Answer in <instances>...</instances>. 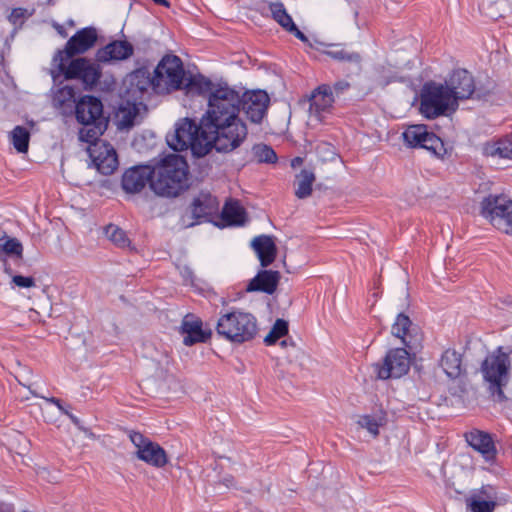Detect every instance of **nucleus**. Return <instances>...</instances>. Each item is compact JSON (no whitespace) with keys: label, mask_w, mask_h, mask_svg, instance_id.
Instances as JSON below:
<instances>
[{"label":"nucleus","mask_w":512,"mask_h":512,"mask_svg":"<svg viewBox=\"0 0 512 512\" xmlns=\"http://www.w3.org/2000/svg\"><path fill=\"white\" fill-rule=\"evenodd\" d=\"M12 143L14 148L20 152L25 153L28 151L30 133L23 126H16L11 132Z\"/></svg>","instance_id":"58836bf2"},{"label":"nucleus","mask_w":512,"mask_h":512,"mask_svg":"<svg viewBox=\"0 0 512 512\" xmlns=\"http://www.w3.org/2000/svg\"><path fill=\"white\" fill-rule=\"evenodd\" d=\"M444 85L453 94L456 103L473 96L477 99H484L490 94V90L483 91L481 88H477L472 74L461 68L453 70Z\"/></svg>","instance_id":"9b49d317"},{"label":"nucleus","mask_w":512,"mask_h":512,"mask_svg":"<svg viewBox=\"0 0 512 512\" xmlns=\"http://www.w3.org/2000/svg\"><path fill=\"white\" fill-rule=\"evenodd\" d=\"M134 48L128 41L115 40L96 52V60L100 63L121 61L133 55Z\"/></svg>","instance_id":"5701e85b"},{"label":"nucleus","mask_w":512,"mask_h":512,"mask_svg":"<svg viewBox=\"0 0 512 512\" xmlns=\"http://www.w3.org/2000/svg\"><path fill=\"white\" fill-rule=\"evenodd\" d=\"M220 483L224 485L226 488H233L236 487L235 485V479L232 475H225L221 480Z\"/></svg>","instance_id":"603ef678"},{"label":"nucleus","mask_w":512,"mask_h":512,"mask_svg":"<svg viewBox=\"0 0 512 512\" xmlns=\"http://www.w3.org/2000/svg\"><path fill=\"white\" fill-rule=\"evenodd\" d=\"M7 238V233L0 228V241L4 240Z\"/></svg>","instance_id":"680f3d73"},{"label":"nucleus","mask_w":512,"mask_h":512,"mask_svg":"<svg viewBox=\"0 0 512 512\" xmlns=\"http://www.w3.org/2000/svg\"><path fill=\"white\" fill-rule=\"evenodd\" d=\"M181 333L183 335V343L186 346H192L196 343L206 342L210 338L212 331H204L200 319H194L187 315L182 320Z\"/></svg>","instance_id":"b1692460"},{"label":"nucleus","mask_w":512,"mask_h":512,"mask_svg":"<svg viewBox=\"0 0 512 512\" xmlns=\"http://www.w3.org/2000/svg\"><path fill=\"white\" fill-rule=\"evenodd\" d=\"M220 85H224V83H213L210 79L205 78L204 76H195L189 80L188 87L191 90H197L199 94H208V97L220 87Z\"/></svg>","instance_id":"c9c22d12"},{"label":"nucleus","mask_w":512,"mask_h":512,"mask_svg":"<svg viewBox=\"0 0 512 512\" xmlns=\"http://www.w3.org/2000/svg\"><path fill=\"white\" fill-rule=\"evenodd\" d=\"M280 345H281L282 347H285V346L287 345V341H286V340H282V341L280 342Z\"/></svg>","instance_id":"e2e57ef3"},{"label":"nucleus","mask_w":512,"mask_h":512,"mask_svg":"<svg viewBox=\"0 0 512 512\" xmlns=\"http://www.w3.org/2000/svg\"><path fill=\"white\" fill-rule=\"evenodd\" d=\"M269 10L273 19L286 31L288 28H293L294 21L287 13L286 8L282 2H273L269 4Z\"/></svg>","instance_id":"f704fd0d"},{"label":"nucleus","mask_w":512,"mask_h":512,"mask_svg":"<svg viewBox=\"0 0 512 512\" xmlns=\"http://www.w3.org/2000/svg\"><path fill=\"white\" fill-rule=\"evenodd\" d=\"M383 422L384 419L382 417L372 415L360 416L357 421L361 428L366 429L374 437L379 435V427L383 425Z\"/></svg>","instance_id":"c03bdc74"},{"label":"nucleus","mask_w":512,"mask_h":512,"mask_svg":"<svg viewBox=\"0 0 512 512\" xmlns=\"http://www.w3.org/2000/svg\"><path fill=\"white\" fill-rule=\"evenodd\" d=\"M422 148L429 151L431 154L437 157H442L447 152L441 138H439L435 133L429 130L425 142H423Z\"/></svg>","instance_id":"a19ab883"},{"label":"nucleus","mask_w":512,"mask_h":512,"mask_svg":"<svg viewBox=\"0 0 512 512\" xmlns=\"http://www.w3.org/2000/svg\"><path fill=\"white\" fill-rule=\"evenodd\" d=\"M465 439L474 450L482 454L486 461H491L495 458V445L488 433L480 430H473L465 433Z\"/></svg>","instance_id":"a878e982"},{"label":"nucleus","mask_w":512,"mask_h":512,"mask_svg":"<svg viewBox=\"0 0 512 512\" xmlns=\"http://www.w3.org/2000/svg\"><path fill=\"white\" fill-rule=\"evenodd\" d=\"M467 508L471 512H493L497 506V501L479 499V497H469L466 500Z\"/></svg>","instance_id":"37998d69"},{"label":"nucleus","mask_w":512,"mask_h":512,"mask_svg":"<svg viewBox=\"0 0 512 512\" xmlns=\"http://www.w3.org/2000/svg\"><path fill=\"white\" fill-rule=\"evenodd\" d=\"M53 27L58 32V34L61 35L63 38L67 36L65 28L61 24L54 22Z\"/></svg>","instance_id":"5fc2aeb1"},{"label":"nucleus","mask_w":512,"mask_h":512,"mask_svg":"<svg viewBox=\"0 0 512 512\" xmlns=\"http://www.w3.org/2000/svg\"><path fill=\"white\" fill-rule=\"evenodd\" d=\"M288 333V322L284 319H277L270 332L264 338L266 345L275 344L280 338Z\"/></svg>","instance_id":"79ce46f5"},{"label":"nucleus","mask_w":512,"mask_h":512,"mask_svg":"<svg viewBox=\"0 0 512 512\" xmlns=\"http://www.w3.org/2000/svg\"><path fill=\"white\" fill-rule=\"evenodd\" d=\"M12 282L20 288H30L35 286V280L33 277H26L22 275L13 276Z\"/></svg>","instance_id":"09e8293b"},{"label":"nucleus","mask_w":512,"mask_h":512,"mask_svg":"<svg viewBox=\"0 0 512 512\" xmlns=\"http://www.w3.org/2000/svg\"><path fill=\"white\" fill-rule=\"evenodd\" d=\"M5 272L10 274L11 273V269L9 267L5 266Z\"/></svg>","instance_id":"0e129e2a"},{"label":"nucleus","mask_w":512,"mask_h":512,"mask_svg":"<svg viewBox=\"0 0 512 512\" xmlns=\"http://www.w3.org/2000/svg\"><path fill=\"white\" fill-rule=\"evenodd\" d=\"M315 174L307 169H303L296 175L295 195L299 199H305L312 193V185L315 182Z\"/></svg>","instance_id":"473e14b6"},{"label":"nucleus","mask_w":512,"mask_h":512,"mask_svg":"<svg viewBox=\"0 0 512 512\" xmlns=\"http://www.w3.org/2000/svg\"><path fill=\"white\" fill-rule=\"evenodd\" d=\"M156 79L146 68H139L128 74L123 82L128 101L141 103L150 90L156 93Z\"/></svg>","instance_id":"ddd939ff"},{"label":"nucleus","mask_w":512,"mask_h":512,"mask_svg":"<svg viewBox=\"0 0 512 512\" xmlns=\"http://www.w3.org/2000/svg\"><path fill=\"white\" fill-rule=\"evenodd\" d=\"M222 219L229 225H243L246 221V212L238 201L231 200L223 207Z\"/></svg>","instance_id":"2f4dec72"},{"label":"nucleus","mask_w":512,"mask_h":512,"mask_svg":"<svg viewBox=\"0 0 512 512\" xmlns=\"http://www.w3.org/2000/svg\"><path fill=\"white\" fill-rule=\"evenodd\" d=\"M185 71L178 56H165L154 70L157 94L169 93L182 87Z\"/></svg>","instance_id":"1a4fd4ad"},{"label":"nucleus","mask_w":512,"mask_h":512,"mask_svg":"<svg viewBox=\"0 0 512 512\" xmlns=\"http://www.w3.org/2000/svg\"><path fill=\"white\" fill-rule=\"evenodd\" d=\"M128 436L136 448L137 459L155 468H163L168 463L166 451L158 443L136 431H130Z\"/></svg>","instance_id":"f8f14e48"},{"label":"nucleus","mask_w":512,"mask_h":512,"mask_svg":"<svg viewBox=\"0 0 512 512\" xmlns=\"http://www.w3.org/2000/svg\"><path fill=\"white\" fill-rule=\"evenodd\" d=\"M439 365L449 378L456 379L462 373V356L454 349H447L442 353Z\"/></svg>","instance_id":"c756f323"},{"label":"nucleus","mask_w":512,"mask_h":512,"mask_svg":"<svg viewBox=\"0 0 512 512\" xmlns=\"http://www.w3.org/2000/svg\"><path fill=\"white\" fill-rule=\"evenodd\" d=\"M481 214L498 231L512 236V200L504 195H489L481 203Z\"/></svg>","instance_id":"6e6552de"},{"label":"nucleus","mask_w":512,"mask_h":512,"mask_svg":"<svg viewBox=\"0 0 512 512\" xmlns=\"http://www.w3.org/2000/svg\"><path fill=\"white\" fill-rule=\"evenodd\" d=\"M482 153L488 157L512 160V135L486 142L482 146Z\"/></svg>","instance_id":"c85d7f7f"},{"label":"nucleus","mask_w":512,"mask_h":512,"mask_svg":"<svg viewBox=\"0 0 512 512\" xmlns=\"http://www.w3.org/2000/svg\"><path fill=\"white\" fill-rule=\"evenodd\" d=\"M1 252L22 258L23 246L16 238H6V241L0 244V253Z\"/></svg>","instance_id":"a18cd8bd"},{"label":"nucleus","mask_w":512,"mask_h":512,"mask_svg":"<svg viewBox=\"0 0 512 512\" xmlns=\"http://www.w3.org/2000/svg\"><path fill=\"white\" fill-rule=\"evenodd\" d=\"M52 104L63 116H71L76 109V91L72 86L59 87L52 96Z\"/></svg>","instance_id":"cd10ccee"},{"label":"nucleus","mask_w":512,"mask_h":512,"mask_svg":"<svg viewBox=\"0 0 512 512\" xmlns=\"http://www.w3.org/2000/svg\"><path fill=\"white\" fill-rule=\"evenodd\" d=\"M269 101V96L265 91L245 92L241 96V109L251 122L260 123L266 114Z\"/></svg>","instance_id":"a211bd4d"},{"label":"nucleus","mask_w":512,"mask_h":512,"mask_svg":"<svg viewBox=\"0 0 512 512\" xmlns=\"http://www.w3.org/2000/svg\"><path fill=\"white\" fill-rule=\"evenodd\" d=\"M152 1L158 5L165 6V7H169V5H170L168 0H152Z\"/></svg>","instance_id":"13d9d810"},{"label":"nucleus","mask_w":512,"mask_h":512,"mask_svg":"<svg viewBox=\"0 0 512 512\" xmlns=\"http://www.w3.org/2000/svg\"><path fill=\"white\" fill-rule=\"evenodd\" d=\"M206 132L203 128V117L199 124L188 118L177 123L175 131L167 137L168 145L174 151H184L191 148L196 151L197 146H204L205 153L209 150L206 146Z\"/></svg>","instance_id":"0eeeda50"},{"label":"nucleus","mask_w":512,"mask_h":512,"mask_svg":"<svg viewBox=\"0 0 512 512\" xmlns=\"http://www.w3.org/2000/svg\"><path fill=\"white\" fill-rule=\"evenodd\" d=\"M301 163H302V158L296 157L292 160L291 165H292V167L295 168L296 166L300 165Z\"/></svg>","instance_id":"bf43d9fd"},{"label":"nucleus","mask_w":512,"mask_h":512,"mask_svg":"<svg viewBox=\"0 0 512 512\" xmlns=\"http://www.w3.org/2000/svg\"><path fill=\"white\" fill-rule=\"evenodd\" d=\"M152 172L149 166H136L125 171L121 185L127 193H139L149 182L151 185Z\"/></svg>","instance_id":"4be33fe9"},{"label":"nucleus","mask_w":512,"mask_h":512,"mask_svg":"<svg viewBox=\"0 0 512 512\" xmlns=\"http://www.w3.org/2000/svg\"><path fill=\"white\" fill-rule=\"evenodd\" d=\"M289 33L293 34L297 39H299L300 41L306 43L308 42V38L307 36L298 29V27L295 25V23L293 24V28H288V31Z\"/></svg>","instance_id":"3c124183"},{"label":"nucleus","mask_w":512,"mask_h":512,"mask_svg":"<svg viewBox=\"0 0 512 512\" xmlns=\"http://www.w3.org/2000/svg\"><path fill=\"white\" fill-rule=\"evenodd\" d=\"M64 414L69 417V419L72 421L74 425H76L79 429L83 430V427L81 426V421L78 417H76L74 414L70 413L69 411H64Z\"/></svg>","instance_id":"864d4df0"},{"label":"nucleus","mask_w":512,"mask_h":512,"mask_svg":"<svg viewBox=\"0 0 512 512\" xmlns=\"http://www.w3.org/2000/svg\"><path fill=\"white\" fill-rule=\"evenodd\" d=\"M215 330L220 338L234 344H243L256 337L258 322L252 313L241 309H232L221 313Z\"/></svg>","instance_id":"f03ea898"},{"label":"nucleus","mask_w":512,"mask_h":512,"mask_svg":"<svg viewBox=\"0 0 512 512\" xmlns=\"http://www.w3.org/2000/svg\"><path fill=\"white\" fill-rule=\"evenodd\" d=\"M97 170L103 175H111L118 167V157L114 147L108 142H96L88 148Z\"/></svg>","instance_id":"dca6fc26"},{"label":"nucleus","mask_w":512,"mask_h":512,"mask_svg":"<svg viewBox=\"0 0 512 512\" xmlns=\"http://www.w3.org/2000/svg\"><path fill=\"white\" fill-rule=\"evenodd\" d=\"M350 87V84L347 81L341 80L336 82L332 88L333 93L335 92L336 95H339L343 93L345 90H347Z\"/></svg>","instance_id":"8fccbe9b"},{"label":"nucleus","mask_w":512,"mask_h":512,"mask_svg":"<svg viewBox=\"0 0 512 512\" xmlns=\"http://www.w3.org/2000/svg\"><path fill=\"white\" fill-rule=\"evenodd\" d=\"M281 274L279 271L274 270H260L254 278L250 280L247 285V292H263L266 294H273L279 284Z\"/></svg>","instance_id":"393cba45"},{"label":"nucleus","mask_w":512,"mask_h":512,"mask_svg":"<svg viewBox=\"0 0 512 512\" xmlns=\"http://www.w3.org/2000/svg\"><path fill=\"white\" fill-rule=\"evenodd\" d=\"M106 237L116 246L126 248L130 246V239L126 232L116 225L110 224L105 228Z\"/></svg>","instance_id":"ea45409f"},{"label":"nucleus","mask_w":512,"mask_h":512,"mask_svg":"<svg viewBox=\"0 0 512 512\" xmlns=\"http://www.w3.org/2000/svg\"><path fill=\"white\" fill-rule=\"evenodd\" d=\"M458 103L442 83L430 81L424 84L420 95V112L428 119L449 115L458 109Z\"/></svg>","instance_id":"423d86ee"},{"label":"nucleus","mask_w":512,"mask_h":512,"mask_svg":"<svg viewBox=\"0 0 512 512\" xmlns=\"http://www.w3.org/2000/svg\"><path fill=\"white\" fill-rule=\"evenodd\" d=\"M47 400H48L49 402H51V403L55 404V405L59 408V410H60L62 413H64V411H67V410L62 406L61 401H60L58 398L52 397V398L47 399Z\"/></svg>","instance_id":"6e6d98bb"},{"label":"nucleus","mask_w":512,"mask_h":512,"mask_svg":"<svg viewBox=\"0 0 512 512\" xmlns=\"http://www.w3.org/2000/svg\"><path fill=\"white\" fill-rule=\"evenodd\" d=\"M219 202L216 197L209 192L201 191L192 201L190 205L191 215L194 219L188 225L193 226L202 220H208L217 213Z\"/></svg>","instance_id":"412c9836"},{"label":"nucleus","mask_w":512,"mask_h":512,"mask_svg":"<svg viewBox=\"0 0 512 512\" xmlns=\"http://www.w3.org/2000/svg\"><path fill=\"white\" fill-rule=\"evenodd\" d=\"M510 366L509 353L503 352L502 347H498L495 353L488 355L481 365V372L488 383V389L494 399L499 402L506 399L503 388L510 379Z\"/></svg>","instance_id":"39448f33"},{"label":"nucleus","mask_w":512,"mask_h":512,"mask_svg":"<svg viewBox=\"0 0 512 512\" xmlns=\"http://www.w3.org/2000/svg\"><path fill=\"white\" fill-rule=\"evenodd\" d=\"M0 512H12V509L9 505L0 503Z\"/></svg>","instance_id":"4d7b16f0"},{"label":"nucleus","mask_w":512,"mask_h":512,"mask_svg":"<svg viewBox=\"0 0 512 512\" xmlns=\"http://www.w3.org/2000/svg\"><path fill=\"white\" fill-rule=\"evenodd\" d=\"M469 497H479V499L497 501V491L491 485H483L480 489L474 490Z\"/></svg>","instance_id":"de8ad7c7"},{"label":"nucleus","mask_w":512,"mask_h":512,"mask_svg":"<svg viewBox=\"0 0 512 512\" xmlns=\"http://www.w3.org/2000/svg\"><path fill=\"white\" fill-rule=\"evenodd\" d=\"M98 33L94 27L78 30L66 43L63 51H59L60 59L69 60L71 57L87 52L94 47Z\"/></svg>","instance_id":"2eb2a0df"},{"label":"nucleus","mask_w":512,"mask_h":512,"mask_svg":"<svg viewBox=\"0 0 512 512\" xmlns=\"http://www.w3.org/2000/svg\"><path fill=\"white\" fill-rule=\"evenodd\" d=\"M134 116H129L127 120L123 121V124L126 126H131L133 124Z\"/></svg>","instance_id":"052dcab7"},{"label":"nucleus","mask_w":512,"mask_h":512,"mask_svg":"<svg viewBox=\"0 0 512 512\" xmlns=\"http://www.w3.org/2000/svg\"><path fill=\"white\" fill-rule=\"evenodd\" d=\"M251 246L257 254L262 267H268L274 262L277 256V247L272 236H256L252 240Z\"/></svg>","instance_id":"bb28decb"},{"label":"nucleus","mask_w":512,"mask_h":512,"mask_svg":"<svg viewBox=\"0 0 512 512\" xmlns=\"http://www.w3.org/2000/svg\"><path fill=\"white\" fill-rule=\"evenodd\" d=\"M252 154L254 159L259 163L273 164L278 160L277 154L273 148L264 143L255 144L252 147Z\"/></svg>","instance_id":"e433bc0d"},{"label":"nucleus","mask_w":512,"mask_h":512,"mask_svg":"<svg viewBox=\"0 0 512 512\" xmlns=\"http://www.w3.org/2000/svg\"><path fill=\"white\" fill-rule=\"evenodd\" d=\"M75 118L82 125H91L97 122H106L103 116V104L100 99L91 95L82 96L76 104Z\"/></svg>","instance_id":"f3484780"},{"label":"nucleus","mask_w":512,"mask_h":512,"mask_svg":"<svg viewBox=\"0 0 512 512\" xmlns=\"http://www.w3.org/2000/svg\"><path fill=\"white\" fill-rule=\"evenodd\" d=\"M240 110L241 95L224 83L208 97V108L202 116L203 127L240 118Z\"/></svg>","instance_id":"7ed1b4c3"},{"label":"nucleus","mask_w":512,"mask_h":512,"mask_svg":"<svg viewBox=\"0 0 512 512\" xmlns=\"http://www.w3.org/2000/svg\"><path fill=\"white\" fill-rule=\"evenodd\" d=\"M68 60L60 59L59 70L66 79H77L83 84L85 90H93L102 75L99 63L87 58H76L66 64Z\"/></svg>","instance_id":"9d476101"},{"label":"nucleus","mask_w":512,"mask_h":512,"mask_svg":"<svg viewBox=\"0 0 512 512\" xmlns=\"http://www.w3.org/2000/svg\"><path fill=\"white\" fill-rule=\"evenodd\" d=\"M428 127L423 124L408 126L402 133L405 144L410 148H422L427 137Z\"/></svg>","instance_id":"7c9ffc66"},{"label":"nucleus","mask_w":512,"mask_h":512,"mask_svg":"<svg viewBox=\"0 0 512 512\" xmlns=\"http://www.w3.org/2000/svg\"><path fill=\"white\" fill-rule=\"evenodd\" d=\"M106 127L107 121L83 125V128L79 130V140L89 143L90 146H93L96 142H104L103 140H99V137L104 133Z\"/></svg>","instance_id":"72a5a7b5"},{"label":"nucleus","mask_w":512,"mask_h":512,"mask_svg":"<svg viewBox=\"0 0 512 512\" xmlns=\"http://www.w3.org/2000/svg\"><path fill=\"white\" fill-rule=\"evenodd\" d=\"M34 9L29 11L26 8H14L12 9L11 13L8 15V21L16 26V25H22L24 23V20L31 17L34 14Z\"/></svg>","instance_id":"49530a36"},{"label":"nucleus","mask_w":512,"mask_h":512,"mask_svg":"<svg viewBox=\"0 0 512 512\" xmlns=\"http://www.w3.org/2000/svg\"><path fill=\"white\" fill-rule=\"evenodd\" d=\"M206 146L214 147L218 152H232L245 141L248 135V129L241 118L223 121L207 127Z\"/></svg>","instance_id":"20e7f679"},{"label":"nucleus","mask_w":512,"mask_h":512,"mask_svg":"<svg viewBox=\"0 0 512 512\" xmlns=\"http://www.w3.org/2000/svg\"><path fill=\"white\" fill-rule=\"evenodd\" d=\"M151 172V189L159 196L177 197L189 187V166L181 155H166Z\"/></svg>","instance_id":"f257e3e1"},{"label":"nucleus","mask_w":512,"mask_h":512,"mask_svg":"<svg viewBox=\"0 0 512 512\" xmlns=\"http://www.w3.org/2000/svg\"><path fill=\"white\" fill-rule=\"evenodd\" d=\"M375 369L379 379L400 378L410 369V355L406 348L391 349L382 364H377Z\"/></svg>","instance_id":"4468645a"},{"label":"nucleus","mask_w":512,"mask_h":512,"mask_svg":"<svg viewBox=\"0 0 512 512\" xmlns=\"http://www.w3.org/2000/svg\"><path fill=\"white\" fill-rule=\"evenodd\" d=\"M334 102L333 91L330 85L323 84L317 87L310 98L309 116L322 122L325 114L330 113Z\"/></svg>","instance_id":"aec40b11"},{"label":"nucleus","mask_w":512,"mask_h":512,"mask_svg":"<svg viewBox=\"0 0 512 512\" xmlns=\"http://www.w3.org/2000/svg\"><path fill=\"white\" fill-rule=\"evenodd\" d=\"M329 57L341 61L359 64L361 56L356 52H349L339 45H332L329 50L325 52Z\"/></svg>","instance_id":"4c0bfd02"},{"label":"nucleus","mask_w":512,"mask_h":512,"mask_svg":"<svg viewBox=\"0 0 512 512\" xmlns=\"http://www.w3.org/2000/svg\"><path fill=\"white\" fill-rule=\"evenodd\" d=\"M391 333L396 338H399L408 349L416 348L422 340L419 327L413 324L410 318L404 313L397 315L392 324Z\"/></svg>","instance_id":"6ab92c4d"}]
</instances>
